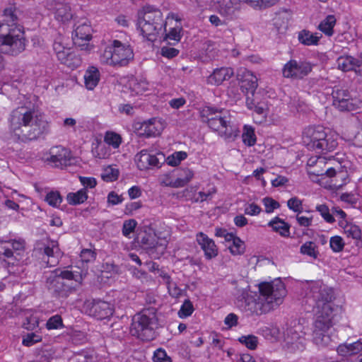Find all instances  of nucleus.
Here are the masks:
<instances>
[{"mask_svg":"<svg viewBox=\"0 0 362 362\" xmlns=\"http://www.w3.org/2000/svg\"><path fill=\"white\" fill-rule=\"evenodd\" d=\"M87 199V189L86 188L81 189L76 192H70L66 196L67 202L71 205L82 204Z\"/></svg>","mask_w":362,"mask_h":362,"instance_id":"nucleus-33","label":"nucleus"},{"mask_svg":"<svg viewBox=\"0 0 362 362\" xmlns=\"http://www.w3.org/2000/svg\"><path fill=\"white\" fill-rule=\"evenodd\" d=\"M261 212V208L256 204L252 203L245 208V214L250 216H257Z\"/></svg>","mask_w":362,"mask_h":362,"instance_id":"nucleus-60","label":"nucleus"},{"mask_svg":"<svg viewBox=\"0 0 362 362\" xmlns=\"http://www.w3.org/2000/svg\"><path fill=\"white\" fill-rule=\"evenodd\" d=\"M243 143L248 146H252L255 145L256 142V136L254 132V129L252 127L245 125L244 127V131L242 134Z\"/></svg>","mask_w":362,"mask_h":362,"instance_id":"nucleus-38","label":"nucleus"},{"mask_svg":"<svg viewBox=\"0 0 362 362\" xmlns=\"http://www.w3.org/2000/svg\"><path fill=\"white\" fill-rule=\"evenodd\" d=\"M336 24V18L333 15L327 16L318 25V29L327 36L334 33L333 28Z\"/></svg>","mask_w":362,"mask_h":362,"instance_id":"nucleus-34","label":"nucleus"},{"mask_svg":"<svg viewBox=\"0 0 362 362\" xmlns=\"http://www.w3.org/2000/svg\"><path fill=\"white\" fill-rule=\"evenodd\" d=\"M269 226L272 227L275 232L279 233L281 236H289L290 226L279 217H275L268 223Z\"/></svg>","mask_w":362,"mask_h":362,"instance_id":"nucleus-32","label":"nucleus"},{"mask_svg":"<svg viewBox=\"0 0 362 362\" xmlns=\"http://www.w3.org/2000/svg\"><path fill=\"white\" fill-rule=\"evenodd\" d=\"M239 341L245 344L248 349L254 350L257 346L258 339L254 335H248L240 337Z\"/></svg>","mask_w":362,"mask_h":362,"instance_id":"nucleus-46","label":"nucleus"},{"mask_svg":"<svg viewBox=\"0 0 362 362\" xmlns=\"http://www.w3.org/2000/svg\"><path fill=\"white\" fill-rule=\"evenodd\" d=\"M332 326L330 316L319 315L314 323L313 341L318 346H328L331 344L332 339L330 336L331 327Z\"/></svg>","mask_w":362,"mask_h":362,"instance_id":"nucleus-11","label":"nucleus"},{"mask_svg":"<svg viewBox=\"0 0 362 362\" xmlns=\"http://www.w3.org/2000/svg\"><path fill=\"white\" fill-rule=\"evenodd\" d=\"M47 257V264L49 267H54L59 262V258L61 257V251L58 243L54 240L48 241L42 247L38 248Z\"/></svg>","mask_w":362,"mask_h":362,"instance_id":"nucleus-22","label":"nucleus"},{"mask_svg":"<svg viewBox=\"0 0 362 362\" xmlns=\"http://www.w3.org/2000/svg\"><path fill=\"white\" fill-rule=\"evenodd\" d=\"M215 235L217 237L223 238L228 243L230 242V239H233V233H230L226 229L221 228H216Z\"/></svg>","mask_w":362,"mask_h":362,"instance_id":"nucleus-62","label":"nucleus"},{"mask_svg":"<svg viewBox=\"0 0 362 362\" xmlns=\"http://www.w3.org/2000/svg\"><path fill=\"white\" fill-rule=\"evenodd\" d=\"M50 157L47 158L48 163H52L55 167L64 168L72 164L74 158L70 151L61 146H54L49 151Z\"/></svg>","mask_w":362,"mask_h":362,"instance_id":"nucleus-17","label":"nucleus"},{"mask_svg":"<svg viewBox=\"0 0 362 362\" xmlns=\"http://www.w3.org/2000/svg\"><path fill=\"white\" fill-rule=\"evenodd\" d=\"M84 312L98 320L105 319L112 315L110 304L100 300H88L84 303Z\"/></svg>","mask_w":362,"mask_h":362,"instance_id":"nucleus-14","label":"nucleus"},{"mask_svg":"<svg viewBox=\"0 0 362 362\" xmlns=\"http://www.w3.org/2000/svg\"><path fill=\"white\" fill-rule=\"evenodd\" d=\"M234 72L230 67H221L216 69L208 77L207 83L211 85L219 86L224 81L229 80Z\"/></svg>","mask_w":362,"mask_h":362,"instance_id":"nucleus-26","label":"nucleus"},{"mask_svg":"<svg viewBox=\"0 0 362 362\" xmlns=\"http://www.w3.org/2000/svg\"><path fill=\"white\" fill-rule=\"evenodd\" d=\"M333 103L341 111H351L354 105L347 90L334 88L332 91Z\"/></svg>","mask_w":362,"mask_h":362,"instance_id":"nucleus-18","label":"nucleus"},{"mask_svg":"<svg viewBox=\"0 0 362 362\" xmlns=\"http://www.w3.org/2000/svg\"><path fill=\"white\" fill-rule=\"evenodd\" d=\"M228 112V110L224 109H217L212 107H205L201 111V116L204 122H206L207 124H209L211 121H214L219 116H223V115H226Z\"/></svg>","mask_w":362,"mask_h":362,"instance_id":"nucleus-30","label":"nucleus"},{"mask_svg":"<svg viewBox=\"0 0 362 362\" xmlns=\"http://www.w3.org/2000/svg\"><path fill=\"white\" fill-rule=\"evenodd\" d=\"M134 58L133 50L129 45L117 40L107 45L100 56V62L105 65L112 66H127Z\"/></svg>","mask_w":362,"mask_h":362,"instance_id":"nucleus-9","label":"nucleus"},{"mask_svg":"<svg viewBox=\"0 0 362 362\" xmlns=\"http://www.w3.org/2000/svg\"><path fill=\"white\" fill-rule=\"evenodd\" d=\"M153 361L155 362H172L171 358L162 349H158L154 352Z\"/></svg>","mask_w":362,"mask_h":362,"instance_id":"nucleus-54","label":"nucleus"},{"mask_svg":"<svg viewBox=\"0 0 362 362\" xmlns=\"http://www.w3.org/2000/svg\"><path fill=\"white\" fill-rule=\"evenodd\" d=\"M187 156V154L185 151L175 152L173 155L170 156L167 158V163L171 166H176L180 163L185 160Z\"/></svg>","mask_w":362,"mask_h":362,"instance_id":"nucleus-40","label":"nucleus"},{"mask_svg":"<svg viewBox=\"0 0 362 362\" xmlns=\"http://www.w3.org/2000/svg\"><path fill=\"white\" fill-rule=\"evenodd\" d=\"M308 173L315 176H321L322 177H334V183H333V187L335 189H339L343 185H346L349 179L348 173L346 170L341 169L337 170L334 167H328L325 170H320L317 168H314L313 170L309 171Z\"/></svg>","mask_w":362,"mask_h":362,"instance_id":"nucleus-16","label":"nucleus"},{"mask_svg":"<svg viewBox=\"0 0 362 362\" xmlns=\"http://www.w3.org/2000/svg\"><path fill=\"white\" fill-rule=\"evenodd\" d=\"M136 224L137 223L134 219L125 221L122 226V234L126 237L129 236L130 233L134 232Z\"/></svg>","mask_w":362,"mask_h":362,"instance_id":"nucleus-51","label":"nucleus"},{"mask_svg":"<svg viewBox=\"0 0 362 362\" xmlns=\"http://www.w3.org/2000/svg\"><path fill=\"white\" fill-rule=\"evenodd\" d=\"M105 141L108 145L117 148L119 146L122 142V138L118 134L115 132H107L105 136Z\"/></svg>","mask_w":362,"mask_h":362,"instance_id":"nucleus-41","label":"nucleus"},{"mask_svg":"<svg viewBox=\"0 0 362 362\" xmlns=\"http://www.w3.org/2000/svg\"><path fill=\"white\" fill-rule=\"evenodd\" d=\"M79 284L72 272L60 269L51 272L45 281L46 288L57 298H66Z\"/></svg>","mask_w":362,"mask_h":362,"instance_id":"nucleus-5","label":"nucleus"},{"mask_svg":"<svg viewBox=\"0 0 362 362\" xmlns=\"http://www.w3.org/2000/svg\"><path fill=\"white\" fill-rule=\"evenodd\" d=\"M9 122L13 136L23 142L37 139L48 131L49 127L43 115L25 107L13 110Z\"/></svg>","mask_w":362,"mask_h":362,"instance_id":"nucleus-2","label":"nucleus"},{"mask_svg":"<svg viewBox=\"0 0 362 362\" xmlns=\"http://www.w3.org/2000/svg\"><path fill=\"white\" fill-rule=\"evenodd\" d=\"M246 105L249 109L253 110L255 112L261 116L262 118L266 117L267 114V105L263 103L257 101V97L256 95L252 97L247 95Z\"/></svg>","mask_w":362,"mask_h":362,"instance_id":"nucleus-29","label":"nucleus"},{"mask_svg":"<svg viewBox=\"0 0 362 362\" xmlns=\"http://www.w3.org/2000/svg\"><path fill=\"white\" fill-rule=\"evenodd\" d=\"M140 130L141 131L140 134L146 137L156 136L160 134L162 127L159 121L156 119H151L141 124Z\"/></svg>","mask_w":362,"mask_h":362,"instance_id":"nucleus-27","label":"nucleus"},{"mask_svg":"<svg viewBox=\"0 0 362 362\" xmlns=\"http://www.w3.org/2000/svg\"><path fill=\"white\" fill-rule=\"evenodd\" d=\"M316 210L320 212V215L327 223L334 222L333 216L329 213L328 206L325 204H320L316 206Z\"/></svg>","mask_w":362,"mask_h":362,"instance_id":"nucleus-47","label":"nucleus"},{"mask_svg":"<svg viewBox=\"0 0 362 362\" xmlns=\"http://www.w3.org/2000/svg\"><path fill=\"white\" fill-rule=\"evenodd\" d=\"M308 298L313 299L317 309V315L330 316L333 308L332 300L334 298L333 291L320 282H315L310 286L307 293Z\"/></svg>","mask_w":362,"mask_h":362,"instance_id":"nucleus-10","label":"nucleus"},{"mask_svg":"<svg viewBox=\"0 0 362 362\" xmlns=\"http://www.w3.org/2000/svg\"><path fill=\"white\" fill-rule=\"evenodd\" d=\"M91 32V27L86 21L81 23L78 22L75 25L72 36L74 45L80 47L81 50L90 49V45L88 42L92 38Z\"/></svg>","mask_w":362,"mask_h":362,"instance_id":"nucleus-15","label":"nucleus"},{"mask_svg":"<svg viewBox=\"0 0 362 362\" xmlns=\"http://www.w3.org/2000/svg\"><path fill=\"white\" fill-rule=\"evenodd\" d=\"M182 172L186 175V177H182V175L180 173L179 174V177L175 180L171 178L170 175H163L159 178L160 185L175 188L184 187L192 179L194 173L191 170H185Z\"/></svg>","mask_w":362,"mask_h":362,"instance_id":"nucleus-23","label":"nucleus"},{"mask_svg":"<svg viewBox=\"0 0 362 362\" xmlns=\"http://www.w3.org/2000/svg\"><path fill=\"white\" fill-rule=\"evenodd\" d=\"M160 158L156 155L151 154L147 150H142L136 155L135 161L139 170H144L149 169L151 167H159L160 160L163 158L162 153H158Z\"/></svg>","mask_w":362,"mask_h":362,"instance_id":"nucleus-20","label":"nucleus"},{"mask_svg":"<svg viewBox=\"0 0 362 362\" xmlns=\"http://www.w3.org/2000/svg\"><path fill=\"white\" fill-rule=\"evenodd\" d=\"M312 69L310 62L291 59L284 66L282 73L286 78L301 79L311 72Z\"/></svg>","mask_w":362,"mask_h":362,"instance_id":"nucleus-13","label":"nucleus"},{"mask_svg":"<svg viewBox=\"0 0 362 362\" xmlns=\"http://www.w3.org/2000/svg\"><path fill=\"white\" fill-rule=\"evenodd\" d=\"M209 127L226 140L233 141L238 135L240 131L232 124L229 112L223 116H219L214 121H211Z\"/></svg>","mask_w":362,"mask_h":362,"instance_id":"nucleus-12","label":"nucleus"},{"mask_svg":"<svg viewBox=\"0 0 362 362\" xmlns=\"http://www.w3.org/2000/svg\"><path fill=\"white\" fill-rule=\"evenodd\" d=\"M4 16L7 23H0V49L5 54L16 56L25 49L24 32L16 24H8L17 19L13 7L5 8Z\"/></svg>","mask_w":362,"mask_h":362,"instance_id":"nucleus-3","label":"nucleus"},{"mask_svg":"<svg viewBox=\"0 0 362 362\" xmlns=\"http://www.w3.org/2000/svg\"><path fill=\"white\" fill-rule=\"evenodd\" d=\"M25 250V242L22 240H11L5 245H0V259L8 274L18 276L23 272L21 253Z\"/></svg>","mask_w":362,"mask_h":362,"instance_id":"nucleus-7","label":"nucleus"},{"mask_svg":"<svg viewBox=\"0 0 362 362\" xmlns=\"http://www.w3.org/2000/svg\"><path fill=\"white\" fill-rule=\"evenodd\" d=\"M197 240L204 250L207 259H211L217 256L218 248L212 239L200 232L197 235Z\"/></svg>","mask_w":362,"mask_h":362,"instance_id":"nucleus-25","label":"nucleus"},{"mask_svg":"<svg viewBox=\"0 0 362 362\" xmlns=\"http://www.w3.org/2000/svg\"><path fill=\"white\" fill-rule=\"evenodd\" d=\"M267 213H272L274 209H278L280 204L271 197H265L262 200Z\"/></svg>","mask_w":362,"mask_h":362,"instance_id":"nucleus-53","label":"nucleus"},{"mask_svg":"<svg viewBox=\"0 0 362 362\" xmlns=\"http://www.w3.org/2000/svg\"><path fill=\"white\" fill-rule=\"evenodd\" d=\"M194 311V307L192 302L189 300H185L182 305L180 310L178 311V315L181 318L187 317L190 316Z\"/></svg>","mask_w":362,"mask_h":362,"instance_id":"nucleus-44","label":"nucleus"},{"mask_svg":"<svg viewBox=\"0 0 362 362\" xmlns=\"http://www.w3.org/2000/svg\"><path fill=\"white\" fill-rule=\"evenodd\" d=\"M158 328L156 310L148 308L136 314L132 319L130 333L138 339L149 341L156 337L155 330Z\"/></svg>","mask_w":362,"mask_h":362,"instance_id":"nucleus-6","label":"nucleus"},{"mask_svg":"<svg viewBox=\"0 0 362 362\" xmlns=\"http://www.w3.org/2000/svg\"><path fill=\"white\" fill-rule=\"evenodd\" d=\"M347 345L349 349L350 355L356 354L362 351V343L360 339L354 343L347 344Z\"/></svg>","mask_w":362,"mask_h":362,"instance_id":"nucleus-64","label":"nucleus"},{"mask_svg":"<svg viewBox=\"0 0 362 362\" xmlns=\"http://www.w3.org/2000/svg\"><path fill=\"white\" fill-rule=\"evenodd\" d=\"M218 10L222 16L226 17H231L235 12L231 0H218Z\"/></svg>","mask_w":362,"mask_h":362,"instance_id":"nucleus-35","label":"nucleus"},{"mask_svg":"<svg viewBox=\"0 0 362 362\" xmlns=\"http://www.w3.org/2000/svg\"><path fill=\"white\" fill-rule=\"evenodd\" d=\"M67 62L70 63V65L66 66L71 69H74L80 66L81 59L74 52L71 51L67 58Z\"/></svg>","mask_w":362,"mask_h":362,"instance_id":"nucleus-57","label":"nucleus"},{"mask_svg":"<svg viewBox=\"0 0 362 362\" xmlns=\"http://www.w3.org/2000/svg\"><path fill=\"white\" fill-rule=\"evenodd\" d=\"M329 245L332 250L335 252H339L343 250L344 243L340 236H334L331 238Z\"/></svg>","mask_w":362,"mask_h":362,"instance_id":"nucleus-48","label":"nucleus"},{"mask_svg":"<svg viewBox=\"0 0 362 362\" xmlns=\"http://www.w3.org/2000/svg\"><path fill=\"white\" fill-rule=\"evenodd\" d=\"M287 339H291L290 341H288V343L293 344L295 341L300 339L302 338V336L300 334L298 333L297 330L295 328H290L287 330Z\"/></svg>","mask_w":362,"mask_h":362,"instance_id":"nucleus-63","label":"nucleus"},{"mask_svg":"<svg viewBox=\"0 0 362 362\" xmlns=\"http://www.w3.org/2000/svg\"><path fill=\"white\" fill-rule=\"evenodd\" d=\"M230 242L232 244L228 246V249L233 255H240L245 252V243L240 238L233 235Z\"/></svg>","mask_w":362,"mask_h":362,"instance_id":"nucleus-36","label":"nucleus"},{"mask_svg":"<svg viewBox=\"0 0 362 362\" xmlns=\"http://www.w3.org/2000/svg\"><path fill=\"white\" fill-rule=\"evenodd\" d=\"M237 78L240 81L243 91H245L247 94L251 93L252 96L254 97L255 90L258 86L257 77L251 71L243 69L239 71Z\"/></svg>","mask_w":362,"mask_h":362,"instance_id":"nucleus-19","label":"nucleus"},{"mask_svg":"<svg viewBox=\"0 0 362 362\" xmlns=\"http://www.w3.org/2000/svg\"><path fill=\"white\" fill-rule=\"evenodd\" d=\"M123 198L121 195H118L114 191L110 192L107 195V202L111 205H116L121 203Z\"/></svg>","mask_w":362,"mask_h":362,"instance_id":"nucleus-61","label":"nucleus"},{"mask_svg":"<svg viewBox=\"0 0 362 362\" xmlns=\"http://www.w3.org/2000/svg\"><path fill=\"white\" fill-rule=\"evenodd\" d=\"M40 341H41V337L39 335H37L35 333H29L23 339V344L26 346H30Z\"/></svg>","mask_w":362,"mask_h":362,"instance_id":"nucleus-56","label":"nucleus"},{"mask_svg":"<svg viewBox=\"0 0 362 362\" xmlns=\"http://www.w3.org/2000/svg\"><path fill=\"white\" fill-rule=\"evenodd\" d=\"M319 39V37L307 30H303L298 35L299 41L305 45H316Z\"/></svg>","mask_w":362,"mask_h":362,"instance_id":"nucleus-37","label":"nucleus"},{"mask_svg":"<svg viewBox=\"0 0 362 362\" xmlns=\"http://www.w3.org/2000/svg\"><path fill=\"white\" fill-rule=\"evenodd\" d=\"M82 262H90L95 259L96 254L90 249H83L80 254Z\"/></svg>","mask_w":362,"mask_h":362,"instance_id":"nucleus-55","label":"nucleus"},{"mask_svg":"<svg viewBox=\"0 0 362 362\" xmlns=\"http://www.w3.org/2000/svg\"><path fill=\"white\" fill-rule=\"evenodd\" d=\"M303 143L311 151H332L337 146L333 135H328L323 127H309L303 133Z\"/></svg>","mask_w":362,"mask_h":362,"instance_id":"nucleus-8","label":"nucleus"},{"mask_svg":"<svg viewBox=\"0 0 362 362\" xmlns=\"http://www.w3.org/2000/svg\"><path fill=\"white\" fill-rule=\"evenodd\" d=\"M247 286L244 287H235L239 297L245 299L244 309L252 315H259L269 312L282 303L284 298L286 295L284 284L280 279H276L272 282H263L259 285V295L257 298L247 295Z\"/></svg>","mask_w":362,"mask_h":362,"instance_id":"nucleus-1","label":"nucleus"},{"mask_svg":"<svg viewBox=\"0 0 362 362\" xmlns=\"http://www.w3.org/2000/svg\"><path fill=\"white\" fill-rule=\"evenodd\" d=\"M181 27L176 25L171 28L169 33H165L166 39L179 41L180 40Z\"/></svg>","mask_w":362,"mask_h":362,"instance_id":"nucleus-59","label":"nucleus"},{"mask_svg":"<svg viewBox=\"0 0 362 362\" xmlns=\"http://www.w3.org/2000/svg\"><path fill=\"white\" fill-rule=\"evenodd\" d=\"M345 233L348 236H351L356 240H359L361 237V229L356 225L346 226L345 228Z\"/></svg>","mask_w":362,"mask_h":362,"instance_id":"nucleus-50","label":"nucleus"},{"mask_svg":"<svg viewBox=\"0 0 362 362\" xmlns=\"http://www.w3.org/2000/svg\"><path fill=\"white\" fill-rule=\"evenodd\" d=\"M46 327L48 329H57L64 327L62 318L59 315L51 317L46 323Z\"/></svg>","mask_w":362,"mask_h":362,"instance_id":"nucleus-45","label":"nucleus"},{"mask_svg":"<svg viewBox=\"0 0 362 362\" xmlns=\"http://www.w3.org/2000/svg\"><path fill=\"white\" fill-rule=\"evenodd\" d=\"M140 243L146 249H155L160 254L165 252L167 247V240L156 238L155 234H145L141 238Z\"/></svg>","mask_w":362,"mask_h":362,"instance_id":"nucleus-24","label":"nucleus"},{"mask_svg":"<svg viewBox=\"0 0 362 362\" xmlns=\"http://www.w3.org/2000/svg\"><path fill=\"white\" fill-rule=\"evenodd\" d=\"M84 79L86 87L89 90H93L100 80V73L98 69L94 66L89 68L86 71Z\"/></svg>","mask_w":362,"mask_h":362,"instance_id":"nucleus-31","label":"nucleus"},{"mask_svg":"<svg viewBox=\"0 0 362 362\" xmlns=\"http://www.w3.org/2000/svg\"><path fill=\"white\" fill-rule=\"evenodd\" d=\"M50 206L57 207L59 206L62 201V198L57 191H52L46 195L45 199Z\"/></svg>","mask_w":362,"mask_h":362,"instance_id":"nucleus-43","label":"nucleus"},{"mask_svg":"<svg viewBox=\"0 0 362 362\" xmlns=\"http://www.w3.org/2000/svg\"><path fill=\"white\" fill-rule=\"evenodd\" d=\"M137 28L148 40L153 42L160 33H166V23L162 12L153 6L146 5L138 11Z\"/></svg>","mask_w":362,"mask_h":362,"instance_id":"nucleus-4","label":"nucleus"},{"mask_svg":"<svg viewBox=\"0 0 362 362\" xmlns=\"http://www.w3.org/2000/svg\"><path fill=\"white\" fill-rule=\"evenodd\" d=\"M47 6L54 13L55 18L59 21H68L72 18L71 8L66 4L55 0H49Z\"/></svg>","mask_w":362,"mask_h":362,"instance_id":"nucleus-21","label":"nucleus"},{"mask_svg":"<svg viewBox=\"0 0 362 362\" xmlns=\"http://www.w3.org/2000/svg\"><path fill=\"white\" fill-rule=\"evenodd\" d=\"M279 0H252L250 4L254 8H265L276 4Z\"/></svg>","mask_w":362,"mask_h":362,"instance_id":"nucleus-49","label":"nucleus"},{"mask_svg":"<svg viewBox=\"0 0 362 362\" xmlns=\"http://www.w3.org/2000/svg\"><path fill=\"white\" fill-rule=\"evenodd\" d=\"M160 52L162 56L167 57L168 59H172L178 55L179 50L174 47H163Z\"/></svg>","mask_w":362,"mask_h":362,"instance_id":"nucleus-58","label":"nucleus"},{"mask_svg":"<svg viewBox=\"0 0 362 362\" xmlns=\"http://www.w3.org/2000/svg\"><path fill=\"white\" fill-rule=\"evenodd\" d=\"M361 62L351 56H341L337 60V65L339 69L343 71H349L354 70L356 67H360Z\"/></svg>","mask_w":362,"mask_h":362,"instance_id":"nucleus-28","label":"nucleus"},{"mask_svg":"<svg viewBox=\"0 0 362 362\" xmlns=\"http://www.w3.org/2000/svg\"><path fill=\"white\" fill-rule=\"evenodd\" d=\"M315 244L312 241H308L304 243L300 249L302 254L308 255L313 258H317V252L315 251Z\"/></svg>","mask_w":362,"mask_h":362,"instance_id":"nucleus-42","label":"nucleus"},{"mask_svg":"<svg viewBox=\"0 0 362 362\" xmlns=\"http://www.w3.org/2000/svg\"><path fill=\"white\" fill-rule=\"evenodd\" d=\"M287 206L295 212L300 213L303 211L302 202L297 197H292L287 202Z\"/></svg>","mask_w":362,"mask_h":362,"instance_id":"nucleus-52","label":"nucleus"},{"mask_svg":"<svg viewBox=\"0 0 362 362\" xmlns=\"http://www.w3.org/2000/svg\"><path fill=\"white\" fill-rule=\"evenodd\" d=\"M119 176L118 170L108 166L105 168L101 174V177L104 181L112 182L116 180Z\"/></svg>","mask_w":362,"mask_h":362,"instance_id":"nucleus-39","label":"nucleus"}]
</instances>
